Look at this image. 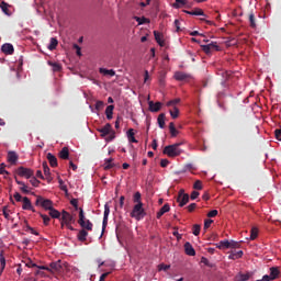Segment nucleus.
Here are the masks:
<instances>
[{"label":"nucleus","mask_w":281,"mask_h":281,"mask_svg":"<svg viewBox=\"0 0 281 281\" xmlns=\"http://www.w3.org/2000/svg\"><path fill=\"white\" fill-rule=\"evenodd\" d=\"M113 109H115V105H108L105 109V115L108 120H113Z\"/></svg>","instance_id":"28"},{"label":"nucleus","mask_w":281,"mask_h":281,"mask_svg":"<svg viewBox=\"0 0 281 281\" xmlns=\"http://www.w3.org/2000/svg\"><path fill=\"white\" fill-rule=\"evenodd\" d=\"M78 224L82 229L79 231L77 238L79 243H86L87 241V236H89V232H93V223L91 221L86 220L85 217V211L82 207L79 209V220Z\"/></svg>","instance_id":"1"},{"label":"nucleus","mask_w":281,"mask_h":281,"mask_svg":"<svg viewBox=\"0 0 281 281\" xmlns=\"http://www.w3.org/2000/svg\"><path fill=\"white\" fill-rule=\"evenodd\" d=\"M46 159L49 162L50 168H57L58 167V158H56V156H54V154L48 153L46 155Z\"/></svg>","instance_id":"13"},{"label":"nucleus","mask_w":281,"mask_h":281,"mask_svg":"<svg viewBox=\"0 0 281 281\" xmlns=\"http://www.w3.org/2000/svg\"><path fill=\"white\" fill-rule=\"evenodd\" d=\"M215 216H218V211L217 210H212L207 213L209 218H214Z\"/></svg>","instance_id":"54"},{"label":"nucleus","mask_w":281,"mask_h":281,"mask_svg":"<svg viewBox=\"0 0 281 281\" xmlns=\"http://www.w3.org/2000/svg\"><path fill=\"white\" fill-rule=\"evenodd\" d=\"M218 249H229V240L225 239L217 245Z\"/></svg>","instance_id":"36"},{"label":"nucleus","mask_w":281,"mask_h":281,"mask_svg":"<svg viewBox=\"0 0 281 281\" xmlns=\"http://www.w3.org/2000/svg\"><path fill=\"white\" fill-rule=\"evenodd\" d=\"M35 205L43 207V210L49 211L54 207V202H52V200H49V199H45V198L38 195L35 201Z\"/></svg>","instance_id":"5"},{"label":"nucleus","mask_w":281,"mask_h":281,"mask_svg":"<svg viewBox=\"0 0 281 281\" xmlns=\"http://www.w3.org/2000/svg\"><path fill=\"white\" fill-rule=\"evenodd\" d=\"M22 202H23L22 210H32V201H30V198L27 196L22 198Z\"/></svg>","instance_id":"22"},{"label":"nucleus","mask_w":281,"mask_h":281,"mask_svg":"<svg viewBox=\"0 0 281 281\" xmlns=\"http://www.w3.org/2000/svg\"><path fill=\"white\" fill-rule=\"evenodd\" d=\"M188 3V0H176V2L173 3V8L179 9V8H183V5H186Z\"/></svg>","instance_id":"40"},{"label":"nucleus","mask_w":281,"mask_h":281,"mask_svg":"<svg viewBox=\"0 0 281 281\" xmlns=\"http://www.w3.org/2000/svg\"><path fill=\"white\" fill-rule=\"evenodd\" d=\"M184 251L187 256H196V250H194V247H192V244H190V241H187L184 244Z\"/></svg>","instance_id":"16"},{"label":"nucleus","mask_w":281,"mask_h":281,"mask_svg":"<svg viewBox=\"0 0 281 281\" xmlns=\"http://www.w3.org/2000/svg\"><path fill=\"white\" fill-rule=\"evenodd\" d=\"M170 164V161L168 159H161L160 160V166L161 168H167V166Z\"/></svg>","instance_id":"60"},{"label":"nucleus","mask_w":281,"mask_h":281,"mask_svg":"<svg viewBox=\"0 0 281 281\" xmlns=\"http://www.w3.org/2000/svg\"><path fill=\"white\" fill-rule=\"evenodd\" d=\"M134 19H135L136 22H138V25H146L147 23H150V20L148 18L135 16Z\"/></svg>","instance_id":"33"},{"label":"nucleus","mask_w":281,"mask_h":281,"mask_svg":"<svg viewBox=\"0 0 281 281\" xmlns=\"http://www.w3.org/2000/svg\"><path fill=\"white\" fill-rule=\"evenodd\" d=\"M181 102V99H173L167 102V106H177Z\"/></svg>","instance_id":"47"},{"label":"nucleus","mask_w":281,"mask_h":281,"mask_svg":"<svg viewBox=\"0 0 281 281\" xmlns=\"http://www.w3.org/2000/svg\"><path fill=\"white\" fill-rule=\"evenodd\" d=\"M70 205H72V207H75V210H78V199H72L70 201Z\"/></svg>","instance_id":"62"},{"label":"nucleus","mask_w":281,"mask_h":281,"mask_svg":"<svg viewBox=\"0 0 281 281\" xmlns=\"http://www.w3.org/2000/svg\"><path fill=\"white\" fill-rule=\"evenodd\" d=\"M113 127L111 126V123H106L103 127L99 130V133H101V137H106L108 135H111Z\"/></svg>","instance_id":"12"},{"label":"nucleus","mask_w":281,"mask_h":281,"mask_svg":"<svg viewBox=\"0 0 281 281\" xmlns=\"http://www.w3.org/2000/svg\"><path fill=\"white\" fill-rule=\"evenodd\" d=\"M249 278H251V273H250V272H247V273H245V274H238V276L236 277V280H237V281H247V280H249Z\"/></svg>","instance_id":"35"},{"label":"nucleus","mask_w":281,"mask_h":281,"mask_svg":"<svg viewBox=\"0 0 281 281\" xmlns=\"http://www.w3.org/2000/svg\"><path fill=\"white\" fill-rule=\"evenodd\" d=\"M167 212H170V204H164V206L159 210V212L157 213V218H161L164 214H166Z\"/></svg>","instance_id":"21"},{"label":"nucleus","mask_w":281,"mask_h":281,"mask_svg":"<svg viewBox=\"0 0 281 281\" xmlns=\"http://www.w3.org/2000/svg\"><path fill=\"white\" fill-rule=\"evenodd\" d=\"M48 212L52 218H60V211L54 209V206L49 209Z\"/></svg>","instance_id":"31"},{"label":"nucleus","mask_w":281,"mask_h":281,"mask_svg":"<svg viewBox=\"0 0 281 281\" xmlns=\"http://www.w3.org/2000/svg\"><path fill=\"white\" fill-rule=\"evenodd\" d=\"M249 23H250V27L256 29V15L254 14V12L249 13Z\"/></svg>","instance_id":"39"},{"label":"nucleus","mask_w":281,"mask_h":281,"mask_svg":"<svg viewBox=\"0 0 281 281\" xmlns=\"http://www.w3.org/2000/svg\"><path fill=\"white\" fill-rule=\"evenodd\" d=\"M177 202L179 203V207H183L190 202V195L186 193L183 189H181L178 193Z\"/></svg>","instance_id":"7"},{"label":"nucleus","mask_w":281,"mask_h":281,"mask_svg":"<svg viewBox=\"0 0 281 281\" xmlns=\"http://www.w3.org/2000/svg\"><path fill=\"white\" fill-rule=\"evenodd\" d=\"M169 269H170V266H168V265L160 263L158 266L159 271H168Z\"/></svg>","instance_id":"56"},{"label":"nucleus","mask_w":281,"mask_h":281,"mask_svg":"<svg viewBox=\"0 0 281 281\" xmlns=\"http://www.w3.org/2000/svg\"><path fill=\"white\" fill-rule=\"evenodd\" d=\"M8 161L12 166H14L16 164V161H19V155L15 154V151H9L8 153Z\"/></svg>","instance_id":"17"},{"label":"nucleus","mask_w":281,"mask_h":281,"mask_svg":"<svg viewBox=\"0 0 281 281\" xmlns=\"http://www.w3.org/2000/svg\"><path fill=\"white\" fill-rule=\"evenodd\" d=\"M169 113L173 120H177V117H179V108L173 106V109L170 110Z\"/></svg>","instance_id":"41"},{"label":"nucleus","mask_w":281,"mask_h":281,"mask_svg":"<svg viewBox=\"0 0 281 281\" xmlns=\"http://www.w3.org/2000/svg\"><path fill=\"white\" fill-rule=\"evenodd\" d=\"M1 52L5 54V56H12V54H14V46L10 43H5L1 46Z\"/></svg>","instance_id":"11"},{"label":"nucleus","mask_w":281,"mask_h":281,"mask_svg":"<svg viewBox=\"0 0 281 281\" xmlns=\"http://www.w3.org/2000/svg\"><path fill=\"white\" fill-rule=\"evenodd\" d=\"M42 166H43V170L46 179L48 181H52V172L49 171V166L47 165V161H44Z\"/></svg>","instance_id":"20"},{"label":"nucleus","mask_w":281,"mask_h":281,"mask_svg":"<svg viewBox=\"0 0 281 281\" xmlns=\"http://www.w3.org/2000/svg\"><path fill=\"white\" fill-rule=\"evenodd\" d=\"M41 218H43V223L44 225H49V221H52V218L43 213H40Z\"/></svg>","instance_id":"45"},{"label":"nucleus","mask_w":281,"mask_h":281,"mask_svg":"<svg viewBox=\"0 0 281 281\" xmlns=\"http://www.w3.org/2000/svg\"><path fill=\"white\" fill-rule=\"evenodd\" d=\"M48 65H50V67H53V71H60V69H63V66H60V64H58V63L48 61Z\"/></svg>","instance_id":"42"},{"label":"nucleus","mask_w":281,"mask_h":281,"mask_svg":"<svg viewBox=\"0 0 281 281\" xmlns=\"http://www.w3.org/2000/svg\"><path fill=\"white\" fill-rule=\"evenodd\" d=\"M202 52L204 54H212V52H220L221 47L216 44V42H212L207 45H201Z\"/></svg>","instance_id":"9"},{"label":"nucleus","mask_w":281,"mask_h":281,"mask_svg":"<svg viewBox=\"0 0 281 281\" xmlns=\"http://www.w3.org/2000/svg\"><path fill=\"white\" fill-rule=\"evenodd\" d=\"M155 41L160 45V47H164L166 45V42H164V35L159 33V31H154Z\"/></svg>","instance_id":"19"},{"label":"nucleus","mask_w":281,"mask_h":281,"mask_svg":"<svg viewBox=\"0 0 281 281\" xmlns=\"http://www.w3.org/2000/svg\"><path fill=\"white\" fill-rule=\"evenodd\" d=\"M274 135H276V138L281 142V130H276L274 131Z\"/></svg>","instance_id":"64"},{"label":"nucleus","mask_w":281,"mask_h":281,"mask_svg":"<svg viewBox=\"0 0 281 281\" xmlns=\"http://www.w3.org/2000/svg\"><path fill=\"white\" fill-rule=\"evenodd\" d=\"M186 14H190L191 16H205V12L202 11V9H194L193 11H183Z\"/></svg>","instance_id":"18"},{"label":"nucleus","mask_w":281,"mask_h":281,"mask_svg":"<svg viewBox=\"0 0 281 281\" xmlns=\"http://www.w3.org/2000/svg\"><path fill=\"white\" fill-rule=\"evenodd\" d=\"M193 235L194 236H199V234H201V225H199V224H195V225H193Z\"/></svg>","instance_id":"44"},{"label":"nucleus","mask_w":281,"mask_h":281,"mask_svg":"<svg viewBox=\"0 0 281 281\" xmlns=\"http://www.w3.org/2000/svg\"><path fill=\"white\" fill-rule=\"evenodd\" d=\"M104 170H111V168H115V164H113V158H106L103 164Z\"/></svg>","instance_id":"23"},{"label":"nucleus","mask_w":281,"mask_h":281,"mask_svg":"<svg viewBox=\"0 0 281 281\" xmlns=\"http://www.w3.org/2000/svg\"><path fill=\"white\" fill-rule=\"evenodd\" d=\"M159 128H166V114L161 113L157 119Z\"/></svg>","instance_id":"25"},{"label":"nucleus","mask_w":281,"mask_h":281,"mask_svg":"<svg viewBox=\"0 0 281 281\" xmlns=\"http://www.w3.org/2000/svg\"><path fill=\"white\" fill-rule=\"evenodd\" d=\"M175 78L179 81H183V80H188V78H190V75L182 71H178L175 74Z\"/></svg>","instance_id":"26"},{"label":"nucleus","mask_w":281,"mask_h":281,"mask_svg":"<svg viewBox=\"0 0 281 281\" xmlns=\"http://www.w3.org/2000/svg\"><path fill=\"white\" fill-rule=\"evenodd\" d=\"M15 175H19V177H23L24 179H32V177H34V170L31 168L19 167L15 170Z\"/></svg>","instance_id":"6"},{"label":"nucleus","mask_w":281,"mask_h":281,"mask_svg":"<svg viewBox=\"0 0 281 281\" xmlns=\"http://www.w3.org/2000/svg\"><path fill=\"white\" fill-rule=\"evenodd\" d=\"M133 202L136 203V205H139V203L142 202V193H139V191H137L134 196H133Z\"/></svg>","instance_id":"38"},{"label":"nucleus","mask_w":281,"mask_h":281,"mask_svg":"<svg viewBox=\"0 0 281 281\" xmlns=\"http://www.w3.org/2000/svg\"><path fill=\"white\" fill-rule=\"evenodd\" d=\"M132 218L142 221L146 216V210H144V203L135 204L130 213Z\"/></svg>","instance_id":"4"},{"label":"nucleus","mask_w":281,"mask_h":281,"mask_svg":"<svg viewBox=\"0 0 281 281\" xmlns=\"http://www.w3.org/2000/svg\"><path fill=\"white\" fill-rule=\"evenodd\" d=\"M113 139H115L114 131H112V132H110V134H108V136L105 137V142H113Z\"/></svg>","instance_id":"51"},{"label":"nucleus","mask_w":281,"mask_h":281,"mask_svg":"<svg viewBox=\"0 0 281 281\" xmlns=\"http://www.w3.org/2000/svg\"><path fill=\"white\" fill-rule=\"evenodd\" d=\"M0 175H10V172L5 170V164L3 162L0 165Z\"/></svg>","instance_id":"55"},{"label":"nucleus","mask_w":281,"mask_h":281,"mask_svg":"<svg viewBox=\"0 0 281 281\" xmlns=\"http://www.w3.org/2000/svg\"><path fill=\"white\" fill-rule=\"evenodd\" d=\"M188 212H192L193 210H196V203H191L189 206H187Z\"/></svg>","instance_id":"63"},{"label":"nucleus","mask_w":281,"mask_h":281,"mask_svg":"<svg viewBox=\"0 0 281 281\" xmlns=\"http://www.w3.org/2000/svg\"><path fill=\"white\" fill-rule=\"evenodd\" d=\"M5 269V257H3V254L0 255V276L3 273Z\"/></svg>","instance_id":"37"},{"label":"nucleus","mask_w":281,"mask_h":281,"mask_svg":"<svg viewBox=\"0 0 281 281\" xmlns=\"http://www.w3.org/2000/svg\"><path fill=\"white\" fill-rule=\"evenodd\" d=\"M58 183L60 186V190H63V192H67V186H65V181H63V179H59Z\"/></svg>","instance_id":"58"},{"label":"nucleus","mask_w":281,"mask_h":281,"mask_svg":"<svg viewBox=\"0 0 281 281\" xmlns=\"http://www.w3.org/2000/svg\"><path fill=\"white\" fill-rule=\"evenodd\" d=\"M258 238V228L252 227L250 231V239L256 240Z\"/></svg>","instance_id":"43"},{"label":"nucleus","mask_w":281,"mask_h":281,"mask_svg":"<svg viewBox=\"0 0 281 281\" xmlns=\"http://www.w3.org/2000/svg\"><path fill=\"white\" fill-rule=\"evenodd\" d=\"M240 247V243L231 240L229 241V249H238Z\"/></svg>","instance_id":"48"},{"label":"nucleus","mask_w":281,"mask_h":281,"mask_svg":"<svg viewBox=\"0 0 281 281\" xmlns=\"http://www.w3.org/2000/svg\"><path fill=\"white\" fill-rule=\"evenodd\" d=\"M194 190H203V182L201 180H196L193 184Z\"/></svg>","instance_id":"49"},{"label":"nucleus","mask_w":281,"mask_h":281,"mask_svg":"<svg viewBox=\"0 0 281 281\" xmlns=\"http://www.w3.org/2000/svg\"><path fill=\"white\" fill-rule=\"evenodd\" d=\"M40 269H44L46 271H49V273H57L58 276H60L61 273H66V271H69V263L63 260H57L50 262L49 267L41 266Z\"/></svg>","instance_id":"2"},{"label":"nucleus","mask_w":281,"mask_h":281,"mask_svg":"<svg viewBox=\"0 0 281 281\" xmlns=\"http://www.w3.org/2000/svg\"><path fill=\"white\" fill-rule=\"evenodd\" d=\"M148 104H149V111L151 113H159V111H161V106H162L161 102L155 103L153 101H149Z\"/></svg>","instance_id":"15"},{"label":"nucleus","mask_w":281,"mask_h":281,"mask_svg":"<svg viewBox=\"0 0 281 281\" xmlns=\"http://www.w3.org/2000/svg\"><path fill=\"white\" fill-rule=\"evenodd\" d=\"M214 223L213 220H205L204 221V229H210V226Z\"/></svg>","instance_id":"59"},{"label":"nucleus","mask_w":281,"mask_h":281,"mask_svg":"<svg viewBox=\"0 0 281 281\" xmlns=\"http://www.w3.org/2000/svg\"><path fill=\"white\" fill-rule=\"evenodd\" d=\"M169 131H170L171 137H177V135H179V132H178L177 127H175L173 122L169 123Z\"/></svg>","instance_id":"32"},{"label":"nucleus","mask_w":281,"mask_h":281,"mask_svg":"<svg viewBox=\"0 0 281 281\" xmlns=\"http://www.w3.org/2000/svg\"><path fill=\"white\" fill-rule=\"evenodd\" d=\"M104 109V102L103 101H97L95 103V110L102 111Z\"/></svg>","instance_id":"53"},{"label":"nucleus","mask_w":281,"mask_h":281,"mask_svg":"<svg viewBox=\"0 0 281 281\" xmlns=\"http://www.w3.org/2000/svg\"><path fill=\"white\" fill-rule=\"evenodd\" d=\"M109 214H111V209L109 207V204H105L102 222V232H104L106 229V225H109Z\"/></svg>","instance_id":"10"},{"label":"nucleus","mask_w":281,"mask_h":281,"mask_svg":"<svg viewBox=\"0 0 281 281\" xmlns=\"http://www.w3.org/2000/svg\"><path fill=\"white\" fill-rule=\"evenodd\" d=\"M36 269L37 270L35 271V276H41V278H45V270L41 269V266H37Z\"/></svg>","instance_id":"50"},{"label":"nucleus","mask_w":281,"mask_h":281,"mask_svg":"<svg viewBox=\"0 0 281 281\" xmlns=\"http://www.w3.org/2000/svg\"><path fill=\"white\" fill-rule=\"evenodd\" d=\"M0 8H1L2 12H4V14H8V8H10V5L8 3L2 1L0 3Z\"/></svg>","instance_id":"52"},{"label":"nucleus","mask_w":281,"mask_h":281,"mask_svg":"<svg viewBox=\"0 0 281 281\" xmlns=\"http://www.w3.org/2000/svg\"><path fill=\"white\" fill-rule=\"evenodd\" d=\"M13 198L15 199V201H18V203H21V201H23V196L19 192H15L13 194Z\"/></svg>","instance_id":"57"},{"label":"nucleus","mask_w":281,"mask_h":281,"mask_svg":"<svg viewBox=\"0 0 281 281\" xmlns=\"http://www.w3.org/2000/svg\"><path fill=\"white\" fill-rule=\"evenodd\" d=\"M18 186L20 187L21 192H23L24 194H30V189L27 188V186L25 184V182L23 181H18Z\"/></svg>","instance_id":"34"},{"label":"nucleus","mask_w":281,"mask_h":281,"mask_svg":"<svg viewBox=\"0 0 281 281\" xmlns=\"http://www.w3.org/2000/svg\"><path fill=\"white\" fill-rule=\"evenodd\" d=\"M71 223H76L74 215L67 211H63L61 212V227H65V225H69Z\"/></svg>","instance_id":"8"},{"label":"nucleus","mask_w":281,"mask_h":281,"mask_svg":"<svg viewBox=\"0 0 281 281\" xmlns=\"http://www.w3.org/2000/svg\"><path fill=\"white\" fill-rule=\"evenodd\" d=\"M26 266L29 267V268H36V267H38L36 263H34V261H32L31 259H29L27 261H26Z\"/></svg>","instance_id":"61"},{"label":"nucleus","mask_w":281,"mask_h":281,"mask_svg":"<svg viewBox=\"0 0 281 281\" xmlns=\"http://www.w3.org/2000/svg\"><path fill=\"white\" fill-rule=\"evenodd\" d=\"M56 47H58V40L56 37H52L50 43L48 45L49 52H54V49H56Z\"/></svg>","instance_id":"29"},{"label":"nucleus","mask_w":281,"mask_h":281,"mask_svg":"<svg viewBox=\"0 0 281 281\" xmlns=\"http://www.w3.org/2000/svg\"><path fill=\"white\" fill-rule=\"evenodd\" d=\"M181 146V143H176L172 145H168L164 148L162 153L164 155H167V157H179L181 155L182 150L179 148Z\"/></svg>","instance_id":"3"},{"label":"nucleus","mask_w":281,"mask_h":281,"mask_svg":"<svg viewBox=\"0 0 281 281\" xmlns=\"http://www.w3.org/2000/svg\"><path fill=\"white\" fill-rule=\"evenodd\" d=\"M99 72L102 74L103 76H111V77L115 76V70L113 69L109 70L106 68H100Z\"/></svg>","instance_id":"27"},{"label":"nucleus","mask_w":281,"mask_h":281,"mask_svg":"<svg viewBox=\"0 0 281 281\" xmlns=\"http://www.w3.org/2000/svg\"><path fill=\"white\" fill-rule=\"evenodd\" d=\"M30 183L34 187V188H38L41 181H38V179H36V177H31Z\"/></svg>","instance_id":"46"},{"label":"nucleus","mask_w":281,"mask_h":281,"mask_svg":"<svg viewBox=\"0 0 281 281\" xmlns=\"http://www.w3.org/2000/svg\"><path fill=\"white\" fill-rule=\"evenodd\" d=\"M60 159H69V148L63 147V149L59 151Z\"/></svg>","instance_id":"30"},{"label":"nucleus","mask_w":281,"mask_h":281,"mask_svg":"<svg viewBox=\"0 0 281 281\" xmlns=\"http://www.w3.org/2000/svg\"><path fill=\"white\" fill-rule=\"evenodd\" d=\"M243 250H238V251H232L228 256L229 260H238V258H243Z\"/></svg>","instance_id":"24"},{"label":"nucleus","mask_w":281,"mask_h":281,"mask_svg":"<svg viewBox=\"0 0 281 281\" xmlns=\"http://www.w3.org/2000/svg\"><path fill=\"white\" fill-rule=\"evenodd\" d=\"M280 278V269L278 267L270 268V276H268L269 281L278 280Z\"/></svg>","instance_id":"14"}]
</instances>
